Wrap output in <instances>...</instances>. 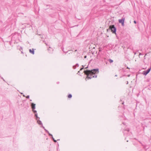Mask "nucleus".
<instances>
[{
	"instance_id": "nucleus-15",
	"label": "nucleus",
	"mask_w": 151,
	"mask_h": 151,
	"mask_svg": "<svg viewBox=\"0 0 151 151\" xmlns=\"http://www.w3.org/2000/svg\"><path fill=\"white\" fill-rule=\"evenodd\" d=\"M32 111L33 112V113L35 114H37V111L35 110V109H32Z\"/></svg>"
},
{
	"instance_id": "nucleus-38",
	"label": "nucleus",
	"mask_w": 151,
	"mask_h": 151,
	"mask_svg": "<svg viewBox=\"0 0 151 151\" xmlns=\"http://www.w3.org/2000/svg\"><path fill=\"white\" fill-rule=\"evenodd\" d=\"M60 140V139H57V140Z\"/></svg>"
},
{
	"instance_id": "nucleus-16",
	"label": "nucleus",
	"mask_w": 151,
	"mask_h": 151,
	"mask_svg": "<svg viewBox=\"0 0 151 151\" xmlns=\"http://www.w3.org/2000/svg\"><path fill=\"white\" fill-rule=\"evenodd\" d=\"M108 61L110 63H112L113 62V60H112L111 59H109L108 60Z\"/></svg>"
},
{
	"instance_id": "nucleus-29",
	"label": "nucleus",
	"mask_w": 151,
	"mask_h": 151,
	"mask_svg": "<svg viewBox=\"0 0 151 151\" xmlns=\"http://www.w3.org/2000/svg\"><path fill=\"white\" fill-rule=\"evenodd\" d=\"M142 55L141 53H139V55Z\"/></svg>"
},
{
	"instance_id": "nucleus-30",
	"label": "nucleus",
	"mask_w": 151,
	"mask_h": 151,
	"mask_svg": "<svg viewBox=\"0 0 151 151\" xmlns=\"http://www.w3.org/2000/svg\"><path fill=\"white\" fill-rule=\"evenodd\" d=\"M134 139H135V140H137V139H136V138H134Z\"/></svg>"
},
{
	"instance_id": "nucleus-36",
	"label": "nucleus",
	"mask_w": 151,
	"mask_h": 151,
	"mask_svg": "<svg viewBox=\"0 0 151 151\" xmlns=\"http://www.w3.org/2000/svg\"><path fill=\"white\" fill-rule=\"evenodd\" d=\"M21 52L22 53H23V52H22V51H21Z\"/></svg>"
},
{
	"instance_id": "nucleus-28",
	"label": "nucleus",
	"mask_w": 151,
	"mask_h": 151,
	"mask_svg": "<svg viewBox=\"0 0 151 151\" xmlns=\"http://www.w3.org/2000/svg\"><path fill=\"white\" fill-rule=\"evenodd\" d=\"M86 56H84V58H86Z\"/></svg>"
},
{
	"instance_id": "nucleus-2",
	"label": "nucleus",
	"mask_w": 151,
	"mask_h": 151,
	"mask_svg": "<svg viewBox=\"0 0 151 151\" xmlns=\"http://www.w3.org/2000/svg\"><path fill=\"white\" fill-rule=\"evenodd\" d=\"M123 133L124 136H127L130 135L132 134V133L129 132V128L125 129L123 132Z\"/></svg>"
},
{
	"instance_id": "nucleus-41",
	"label": "nucleus",
	"mask_w": 151,
	"mask_h": 151,
	"mask_svg": "<svg viewBox=\"0 0 151 151\" xmlns=\"http://www.w3.org/2000/svg\"><path fill=\"white\" fill-rule=\"evenodd\" d=\"M137 95V96H139V95Z\"/></svg>"
},
{
	"instance_id": "nucleus-6",
	"label": "nucleus",
	"mask_w": 151,
	"mask_h": 151,
	"mask_svg": "<svg viewBox=\"0 0 151 151\" xmlns=\"http://www.w3.org/2000/svg\"><path fill=\"white\" fill-rule=\"evenodd\" d=\"M35 105H36V104H35L33 103H32L31 104V108L32 109H35L36 108V107H35Z\"/></svg>"
},
{
	"instance_id": "nucleus-37",
	"label": "nucleus",
	"mask_w": 151,
	"mask_h": 151,
	"mask_svg": "<svg viewBox=\"0 0 151 151\" xmlns=\"http://www.w3.org/2000/svg\"><path fill=\"white\" fill-rule=\"evenodd\" d=\"M115 76H117V75H116Z\"/></svg>"
},
{
	"instance_id": "nucleus-26",
	"label": "nucleus",
	"mask_w": 151,
	"mask_h": 151,
	"mask_svg": "<svg viewBox=\"0 0 151 151\" xmlns=\"http://www.w3.org/2000/svg\"><path fill=\"white\" fill-rule=\"evenodd\" d=\"M80 72V71H78L77 73V74H79V73Z\"/></svg>"
},
{
	"instance_id": "nucleus-34",
	"label": "nucleus",
	"mask_w": 151,
	"mask_h": 151,
	"mask_svg": "<svg viewBox=\"0 0 151 151\" xmlns=\"http://www.w3.org/2000/svg\"><path fill=\"white\" fill-rule=\"evenodd\" d=\"M1 78L3 79L4 80V78Z\"/></svg>"
},
{
	"instance_id": "nucleus-1",
	"label": "nucleus",
	"mask_w": 151,
	"mask_h": 151,
	"mask_svg": "<svg viewBox=\"0 0 151 151\" xmlns=\"http://www.w3.org/2000/svg\"><path fill=\"white\" fill-rule=\"evenodd\" d=\"M84 74L87 75L85 80H86V78L90 79L92 78H96L97 77V75H94L91 77L93 75L97 74L99 73V70L98 68L93 69V70H86L84 71Z\"/></svg>"
},
{
	"instance_id": "nucleus-12",
	"label": "nucleus",
	"mask_w": 151,
	"mask_h": 151,
	"mask_svg": "<svg viewBox=\"0 0 151 151\" xmlns=\"http://www.w3.org/2000/svg\"><path fill=\"white\" fill-rule=\"evenodd\" d=\"M35 117H36V120L38 119H39L40 118L38 116V115H37V114H35Z\"/></svg>"
},
{
	"instance_id": "nucleus-3",
	"label": "nucleus",
	"mask_w": 151,
	"mask_h": 151,
	"mask_svg": "<svg viewBox=\"0 0 151 151\" xmlns=\"http://www.w3.org/2000/svg\"><path fill=\"white\" fill-rule=\"evenodd\" d=\"M109 28L111 29V31L113 33L116 34V28L114 25H111L109 26Z\"/></svg>"
},
{
	"instance_id": "nucleus-19",
	"label": "nucleus",
	"mask_w": 151,
	"mask_h": 151,
	"mask_svg": "<svg viewBox=\"0 0 151 151\" xmlns=\"http://www.w3.org/2000/svg\"><path fill=\"white\" fill-rule=\"evenodd\" d=\"M47 134H48L50 136H51V137H52V136H53L52 134H51L49 132Z\"/></svg>"
},
{
	"instance_id": "nucleus-20",
	"label": "nucleus",
	"mask_w": 151,
	"mask_h": 151,
	"mask_svg": "<svg viewBox=\"0 0 151 151\" xmlns=\"http://www.w3.org/2000/svg\"><path fill=\"white\" fill-rule=\"evenodd\" d=\"M45 131L47 133H48L49 132V131L46 129H45Z\"/></svg>"
},
{
	"instance_id": "nucleus-27",
	"label": "nucleus",
	"mask_w": 151,
	"mask_h": 151,
	"mask_svg": "<svg viewBox=\"0 0 151 151\" xmlns=\"http://www.w3.org/2000/svg\"><path fill=\"white\" fill-rule=\"evenodd\" d=\"M134 23H135V24H136V21H134Z\"/></svg>"
},
{
	"instance_id": "nucleus-25",
	"label": "nucleus",
	"mask_w": 151,
	"mask_h": 151,
	"mask_svg": "<svg viewBox=\"0 0 151 151\" xmlns=\"http://www.w3.org/2000/svg\"><path fill=\"white\" fill-rule=\"evenodd\" d=\"M20 50H22V47H20Z\"/></svg>"
},
{
	"instance_id": "nucleus-40",
	"label": "nucleus",
	"mask_w": 151,
	"mask_h": 151,
	"mask_svg": "<svg viewBox=\"0 0 151 151\" xmlns=\"http://www.w3.org/2000/svg\"><path fill=\"white\" fill-rule=\"evenodd\" d=\"M128 83V81H127V84Z\"/></svg>"
},
{
	"instance_id": "nucleus-44",
	"label": "nucleus",
	"mask_w": 151,
	"mask_h": 151,
	"mask_svg": "<svg viewBox=\"0 0 151 151\" xmlns=\"http://www.w3.org/2000/svg\"><path fill=\"white\" fill-rule=\"evenodd\" d=\"M151 140V138H150Z\"/></svg>"
},
{
	"instance_id": "nucleus-22",
	"label": "nucleus",
	"mask_w": 151,
	"mask_h": 151,
	"mask_svg": "<svg viewBox=\"0 0 151 151\" xmlns=\"http://www.w3.org/2000/svg\"><path fill=\"white\" fill-rule=\"evenodd\" d=\"M41 127L43 129H44V130H45V127L43 126V125H42V126H41Z\"/></svg>"
},
{
	"instance_id": "nucleus-4",
	"label": "nucleus",
	"mask_w": 151,
	"mask_h": 151,
	"mask_svg": "<svg viewBox=\"0 0 151 151\" xmlns=\"http://www.w3.org/2000/svg\"><path fill=\"white\" fill-rule=\"evenodd\" d=\"M151 69V67L148 68L147 70H145L143 72V74L145 75H146L150 71Z\"/></svg>"
},
{
	"instance_id": "nucleus-21",
	"label": "nucleus",
	"mask_w": 151,
	"mask_h": 151,
	"mask_svg": "<svg viewBox=\"0 0 151 151\" xmlns=\"http://www.w3.org/2000/svg\"><path fill=\"white\" fill-rule=\"evenodd\" d=\"M82 67H84V68H85V69H86V68H88V66H87V67H85V66H84V65H82Z\"/></svg>"
},
{
	"instance_id": "nucleus-8",
	"label": "nucleus",
	"mask_w": 151,
	"mask_h": 151,
	"mask_svg": "<svg viewBox=\"0 0 151 151\" xmlns=\"http://www.w3.org/2000/svg\"><path fill=\"white\" fill-rule=\"evenodd\" d=\"M48 50L49 52L52 53L53 51V49L52 48L49 47L48 49Z\"/></svg>"
},
{
	"instance_id": "nucleus-7",
	"label": "nucleus",
	"mask_w": 151,
	"mask_h": 151,
	"mask_svg": "<svg viewBox=\"0 0 151 151\" xmlns=\"http://www.w3.org/2000/svg\"><path fill=\"white\" fill-rule=\"evenodd\" d=\"M37 120V123L40 125H41V126H42L43 125L42 123V122L39 120V119H38Z\"/></svg>"
},
{
	"instance_id": "nucleus-5",
	"label": "nucleus",
	"mask_w": 151,
	"mask_h": 151,
	"mask_svg": "<svg viewBox=\"0 0 151 151\" xmlns=\"http://www.w3.org/2000/svg\"><path fill=\"white\" fill-rule=\"evenodd\" d=\"M125 19L124 18H122L121 19L119 20V23H121L122 25L123 26L124 25V23Z\"/></svg>"
},
{
	"instance_id": "nucleus-18",
	"label": "nucleus",
	"mask_w": 151,
	"mask_h": 151,
	"mask_svg": "<svg viewBox=\"0 0 151 151\" xmlns=\"http://www.w3.org/2000/svg\"><path fill=\"white\" fill-rule=\"evenodd\" d=\"M124 101H123L122 103V104L123 105V108H124V109H125V107H124Z\"/></svg>"
},
{
	"instance_id": "nucleus-24",
	"label": "nucleus",
	"mask_w": 151,
	"mask_h": 151,
	"mask_svg": "<svg viewBox=\"0 0 151 151\" xmlns=\"http://www.w3.org/2000/svg\"><path fill=\"white\" fill-rule=\"evenodd\" d=\"M83 69H84V67L81 68V69H80V71L81 70H83Z\"/></svg>"
},
{
	"instance_id": "nucleus-32",
	"label": "nucleus",
	"mask_w": 151,
	"mask_h": 151,
	"mask_svg": "<svg viewBox=\"0 0 151 151\" xmlns=\"http://www.w3.org/2000/svg\"><path fill=\"white\" fill-rule=\"evenodd\" d=\"M123 124H124V125H125V124H124V122L123 123Z\"/></svg>"
},
{
	"instance_id": "nucleus-43",
	"label": "nucleus",
	"mask_w": 151,
	"mask_h": 151,
	"mask_svg": "<svg viewBox=\"0 0 151 151\" xmlns=\"http://www.w3.org/2000/svg\"><path fill=\"white\" fill-rule=\"evenodd\" d=\"M120 101H122V100H121V99Z\"/></svg>"
},
{
	"instance_id": "nucleus-13",
	"label": "nucleus",
	"mask_w": 151,
	"mask_h": 151,
	"mask_svg": "<svg viewBox=\"0 0 151 151\" xmlns=\"http://www.w3.org/2000/svg\"><path fill=\"white\" fill-rule=\"evenodd\" d=\"M51 139L53 140V141L55 142H57V140H55L54 138H53V137L52 136V137H51Z\"/></svg>"
},
{
	"instance_id": "nucleus-14",
	"label": "nucleus",
	"mask_w": 151,
	"mask_h": 151,
	"mask_svg": "<svg viewBox=\"0 0 151 151\" xmlns=\"http://www.w3.org/2000/svg\"><path fill=\"white\" fill-rule=\"evenodd\" d=\"M62 50H63V51L64 52H64V50H63V49H62ZM68 52H69V54H70V53H72L73 52V51L72 50H69V51H67V52H65V53H66Z\"/></svg>"
},
{
	"instance_id": "nucleus-31",
	"label": "nucleus",
	"mask_w": 151,
	"mask_h": 151,
	"mask_svg": "<svg viewBox=\"0 0 151 151\" xmlns=\"http://www.w3.org/2000/svg\"><path fill=\"white\" fill-rule=\"evenodd\" d=\"M23 95V96H24V97H25V95Z\"/></svg>"
},
{
	"instance_id": "nucleus-42",
	"label": "nucleus",
	"mask_w": 151,
	"mask_h": 151,
	"mask_svg": "<svg viewBox=\"0 0 151 151\" xmlns=\"http://www.w3.org/2000/svg\"><path fill=\"white\" fill-rule=\"evenodd\" d=\"M77 51V50H75V51Z\"/></svg>"
},
{
	"instance_id": "nucleus-11",
	"label": "nucleus",
	"mask_w": 151,
	"mask_h": 151,
	"mask_svg": "<svg viewBox=\"0 0 151 151\" xmlns=\"http://www.w3.org/2000/svg\"><path fill=\"white\" fill-rule=\"evenodd\" d=\"M143 146V145H142ZM143 148L145 149V150H146L147 149L149 148V147L147 145H143Z\"/></svg>"
},
{
	"instance_id": "nucleus-33",
	"label": "nucleus",
	"mask_w": 151,
	"mask_h": 151,
	"mask_svg": "<svg viewBox=\"0 0 151 151\" xmlns=\"http://www.w3.org/2000/svg\"><path fill=\"white\" fill-rule=\"evenodd\" d=\"M58 146L59 145V144H58Z\"/></svg>"
},
{
	"instance_id": "nucleus-35",
	"label": "nucleus",
	"mask_w": 151,
	"mask_h": 151,
	"mask_svg": "<svg viewBox=\"0 0 151 151\" xmlns=\"http://www.w3.org/2000/svg\"><path fill=\"white\" fill-rule=\"evenodd\" d=\"M21 94H23L22 93H21Z\"/></svg>"
},
{
	"instance_id": "nucleus-23",
	"label": "nucleus",
	"mask_w": 151,
	"mask_h": 151,
	"mask_svg": "<svg viewBox=\"0 0 151 151\" xmlns=\"http://www.w3.org/2000/svg\"><path fill=\"white\" fill-rule=\"evenodd\" d=\"M29 95H28L27 96L26 98L27 99H29Z\"/></svg>"
},
{
	"instance_id": "nucleus-9",
	"label": "nucleus",
	"mask_w": 151,
	"mask_h": 151,
	"mask_svg": "<svg viewBox=\"0 0 151 151\" xmlns=\"http://www.w3.org/2000/svg\"><path fill=\"white\" fill-rule=\"evenodd\" d=\"M29 51L30 53L32 54H34V52L33 49H32V50L30 49L29 50Z\"/></svg>"
},
{
	"instance_id": "nucleus-17",
	"label": "nucleus",
	"mask_w": 151,
	"mask_h": 151,
	"mask_svg": "<svg viewBox=\"0 0 151 151\" xmlns=\"http://www.w3.org/2000/svg\"><path fill=\"white\" fill-rule=\"evenodd\" d=\"M68 97L69 98H71L72 97V95H68Z\"/></svg>"
},
{
	"instance_id": "nucleus-39",
	"label": "nucleus",
	"mask_w": 151,
	"mask_h": 151,
	"mask_svg": "<svg viewBox=\"0 0 151 151\" xmlns=\"http://www.w3.org/2000/svg\"><path fill=\"white\" fill-rule=\"evenodd\" d=\"M134 55H135L136 54V53H134Z\"/></svg>"
},
{
	"instance_id": "nucleus-10",
	"label": "nucleus",
	"mask_w": 151,
	"mask_h": 151,
	"mask_svg": "<svg viewBox=\"0 0 151 151\" xmlns=\"http://www.w3.org/2000/svg\"><path fill=\"white\" fill-rule=\"evenodd\" d=\"M79 66V65L78 64H76L75 65L73 66V69H75L76 68V67H78Z\"/></svg>"
}]
</instances>
